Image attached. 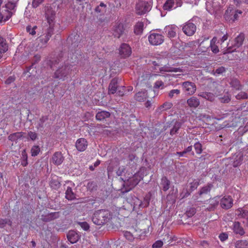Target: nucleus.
I'll return each mask as SVG.
<instances>
[{"mask_svg":"<svg viewBox=\"0 0 248 248\" xmlns=\"http://www.w3.org/2000/svg\"><path fill=\"white\" fill-rule=\"evenodd\" d=\"M45 17L49 27L47 33L40 37L39 41L42 44V46L47 43L52 34L53 27L55 23V12L51 8H47Z\"/></svg>","mask_w":248,"mask_h":248,"instance_id":"1","label":"nucleus"},{"mask_svg":"<svg viewBox=\"0 0 248 248\" xmlns=\"http://www.w3.org/2000/svg\"><path fill=\"white\" fill-rule=\"evenodd\" d=\"M112 218V215L107 210L96 211L92 217L93 223L97 225H102L108 222Z\"/></svg>","mask_w":248,"mask_h":248,"instance_id":"2","label":"nucleus"},{"mask_svg":"<svg viewBox=\"0 0 248 248\" xmlns=\"http://www.w3.org/2000/svg\"><path fill=\"white\" fill-rule=\"evenodd\" d=\"M2 1L0 0V23L5 22L12 16L16 4L13 2H8L4 6L1 7Z\"/></svg>","mask_w":248,"mask_h":248,"instance_id":"3","label":"nucleus"},{"mask_svg":"<svg viewBox=\"0 0 248 248\" xmlns=\"http://www.w3.org/2000/svg\"><path fill=\"white\" fill-rule=\"evenodd\" d=\"M151 4L146 0H139L136 5V13L139 15H142L149 12L151 9Z\"/></svg>","mask_w":248,"mask_h":248,"instance_id":"4","label":"nucleus"},{"mask_svg":"<svg viewBox=\"0 0 248 248\" xmlns=\"http://www.w3.org/2000/svg\"><path fill=\"white\" fill-rule=\"evenodd\" d=\"M71 71L70 65H64L59 68L55 72V78L64 80L68 78V76Z\"/></svg>","mask_w":248,"mask_h":248,"instance_id":"5","label":"nucleus"},{"mask_svg":"<svg viewBox=\"0 0 248 248\" xmlns=\"http://www.w3.org/2000/svg\"><path fill=\"white\" fill-rule=\"evenodd\" d=\"M238 14H241V11H236L232 6H229L225 11L224 18L230 23H232L237 20Z\"/></svg>","mask_w":248,"mask_h":248,"instance_id":"6","label":"nucleus"},{"mask_svg":"<svg viewBox=\"0 0 248 248\" xmlns=\"http://www.w3.org/2000/svg\"><path fill=\"white\" fill-rule=\"evenodd\" d=\"M206 8L211 14H216L221 7L217 0H208L206 3Z\"/></svg>","mask_w":248,"mask_h":248,"instance_id":"7","label":"nucleus"},{"mask_svg":"<svg viewBox=\"0 0 248 248\" xmlns=\"http://www.w3.org/2000/svg\"><path fill=\"white\" fill-rule=\"evenodd\" d=\"M148 40L151 45L157 46L164 42V36L160 33L153 32L149 35Z\"/></svg>","mask_w":248,"mask_h":248,"instance_id":"8","label":"nucleus"},{"mask_svg":"<svg viewBox=\"0 0 248 248\" xmlns=\"http://www.w3.org/2000/svg\"><path fill=\"white\" fill-rule=\"evenodd\" d=\"M183 91L188 95L193 94L196 91L195 83L190 81H185L182 84Z\"/></svg>","mask_w":248,"mask_h":248,"instance_id":"9","label":"nucleus"},{"mask_svg":"<svg viewBox=\"0 0 248 248\" xmlns=\"http://www.w3.org/2000/svg\"><path fill=\"white\" fill-rule=\"evenodd\" d=\"M182 30L184 33L186 35L191 36L195 32L196 26L189 20L184 25Z\"/></svg>","mask_w":248,"mask_h":248,"instance_id":"10","label":"nucleus"},{"mask_svg":"<svg viewBox=\"0 0 248 248\" xmlns=\"http://www.w3.org/2000/svg\"><path fill=\"white\" fill-rule=\"evenodd\" d=\"M130 46L127 44H122L119 48V54L122 58H127L131 54Z\"/></svg>","mask_w":248,"mask_h":248,"instance_id":"11","label":"nucleus"},{"mask_svg":"<svg viewBox=\"0 0 248 248\" xmlns=\"http://www.w3.org/2000/svg\"><path fill=\"white\" fill-rule=\"evenodd\" d=\"M124 27L121 23H116L112 29V33L115 37L120 38L124 32Z\"/></svg>","mask_w":248,"mask_h":248,"instance_id":"12","label":"nucleus"},{"mask_svg":"<svg viewBox=\"0 0 248 248\" xmlns=\"http://www.w3.org/2000/svg\"><path fill=\"white\" fill-rule=\"evenodd\" d=\"M178 30V27L175 25L167 26L164 29L166 34L170 38H174L176 36Z\"/></svg>","mask_w":248,"mask_h":248,"instance_id":"13","label":"nucleus"},{"mask_svg":"<svg viewBox=\"0 0 248 248\" xmlns=\"http://www.w3.org/2000/svg\"><path fill=\"white\" fill-rule=\"evenodd\" d=\"M26 139L28 140L26 133L24 132H16L10 134L8 137V139L13 141L17 142L18 140H23Z\"/></svg>","mask_w":248,"mask_h":248,"instance_id":"14","label":"nucleus"},{"mask_svg":"<svg viewBox=\"0 0 248 248\" xmlns=\"http://www.w3.org/2000/svg\"><path fill=\"white\" fill-rule=\"evenodd\" d=\"M221 207L223 209L230 208L233 204V201L231 197L225 196L220 200Z\"/></svg>","mask_w":248,"mask_h":248,"instance_id":"15","label":"nucleus"},{"mask_svg":"<svg viewBox=\"0 0 248 248\" xmlns=\"http://www.w3.org/2000/svg\"><path fill=\"white\" fill-rule=\"evenodd\" d=\"M51 160L53 164L58 166L63 162L64 157L61 152H57L53 154Z\"/></svg>","mask_w":248,"mask_h":248,"instance_id":"16","label":"nucleus"},{"mask_svg":"<svg viewBox=\"0 0 248 248\" xmlns=\"http://www.w3.org/2000/svg\"><path fill=\"white\" fill-rule=\"evenodd\" d=\"M231 228L233 232L236 234L243 235L245 233L243 227L239 222L235 221L233 222Z\"/></svg>","mask_w":248,"mask_h":248,"instance_id":"17","label":"nucleus"},{"mask_svg":"<svg viewBox=\"0 0 248 248\" xmlns=\"http://www.w3.org/2000/svg\"><path fill=\"white\" fill-rule=\"evenodd\" d=\"M88 146L87 141L84 138L78 139L76 143V147L77 150L80 152L84 151L86 150Z\"/></svg>","mask_w":248,"mask_h":248,"instance_id":"18","label":"nucleus"},{"mask_svg":"<svg viewBox=\"0 0 248 248\" xmlns=\"http://www.w3.org/2000/svg\"><path fill=\"white\" fill-rule=\"evenodd\" d=\"M142 179V177L140 175V173L135 174L133 176L127 180L129 185L134 187L136 186L140 181Z\"/></svg>","mask_w":248,"mask_h":248,"instance_id":"19","label":"nucleus"},{"mask_svg":"<svg viewBox=\"0 0 248 248\" xmlns=\"http://www.w3.org/2000/svg\"><path fill=\"white\" fill-rule=\"evenodd\" d=\"M236 214L241 218H246L248 216V204L243 208H239L236 210Z\"/></svg>","mask_w":248,"mask_h":248,"instance_id":"20","label":"nucleus"},{"mask_svg":"<svg viewBox=\"0 0 248 248\" xmlns=\"http://www.w3.org/2000/svg\"><path fill=\"white\" fill-rule=\"evenodd\" d=\"M118 88V79L113 78L111 80L108 86L109 94H114L116 92Z\"/></svg>","mask_w":248,"mask_h":248,"instance_id":"21","label":"nucleus"},{"mask_svg":"<svg viewBox=\"0 0 248 248\" xmlns=\"http://www.w3.org/2000/svg\"><path fill=\"white\" fill-rule=\"evenodd\" d=\"M182 70L179 68H175L170 66L169 64L165 65L160 68V72L161 73L164 72H181Z\"/></svg>","mask_w":248,"mask_h":248,"instance_id":"22","label":"nucleus"},{"mask_svg":"<svg viewBox=\"0 0 248 248\" xmlns=\"http://www.w3.org/2000/svg\"><path fill=\"white\" fill-rule=\"evenodd\" d=\"M148 233V230H147V229H138L136 230L134 236L136 238L139 239H143L145 238Z\"/></svg>","mask_w":248,"mask_h":248,"instance_id":"23","label":"nucleus"},{"mask_svg":"<svg viewBox=\"0 0 248 248\" xmlns=\"http://www.w3.org/2000/svg\"><path fill=\"white\" fill-rule=\"evenodd\" d=\"M200 100L196 97L192 96L187 100V104L190 108H196L200 105Z\"/></svg>","mask_w":248,"mask_h":248,"instance_id":"24","label":"nucleus"},{"mask_svg":"<svg viewBox=\"0 0 248 248\" xmlns=\"http://www.w3.org/2000/svg\"><path fill=\"white\" fill-rule=\"evenodd\" d=\"M148 96L146 91L139 92L135 94V99L140 102L144 101Z\"/></svg>","mask_w":248,"mask_h":248,"instance_id":"25","label":"nucleus"},{"mask_svg":"<svg viewBox=\"0 0 248 248\" xmlns=\"http://www.w3.org/2000/svg\"><path fill=\"white\" fill-rule=\"evenodd\" d=\"M144 27L143 22L139 21L136 23L134 26V32L137 35H140L142 33Z\"/></svg>","mask_w":248,"mask_h":248,"instance_id":"26","label":"nucleus"},{"mask_svg":"<svg viewBox=\"0 0 248 248\" xmlns=\"http://www.w3.org/2000/svg\"><path fill=\"white\" fill-rule=\"evenodd\" d=\"M7 50L8 45L6 40L0 36V58L1 57V54L6 52Z\"/></svg>","mask_w":248,"mask_h":248,"instance_id":"27","label":"nucleus"},{"mask_svg":"<svg viewBox=\"0 0 248 248\" xmlns=\"http://www.w3.org/2000/svg\"><path fill=\"white\" fill-rule=\"evenodd\" d=\"M67 238L71 243L74 244L78 240V234L74 231H70L67 234Z\"/></svg>","mask_w":248,"mask_h":248,"instance_id":"28","label":"nucleus"},{"mask_svg":"<svg viewBox=\"0 0 248 248\" xmlns=\"http://www.w3.org/2000/svg\"><path fill=\"white\" fill-rule=\"evenodd\" d=\"M110 116V113L107 111H101L96 115V118L97 120L102 121Z\"/></svg>","mask_w":248,"mask_h":248,"instance_id":"29","label":"nucleus"},{"mask_svg":"<svg viewBox=\"0 0 248 248\" xmlns=\"http://www.w3.org/2000/svg\"><path fill=\"white\" fill-rule=\"evenodd\" d=\"M235 248H248V241L246 240H237L234 243Z\"/></svg>","mask_w":248,"mask_h":248,"instance_id":"30","label":"nucleus"},{"mask_svg":"<svg viewBox=\"0 0 248 248\" xmlns=\"http://www.w3.org/2000/svg\"><path fill=\"white\" fill-rule=\"evenodd\" d=\"M244 34L243 33L238 35L234 40V46L238 47L242 45L244 40Z\"/></svg>","mask_w":248,"mask_h":248,"instance_id":"31","label":"nucleus"},{"mask_svg":"<svg viewBox=\"0 0 248 248\" xmlns=\"http://www.w3.org/2000/svg\"><path fill=\"white\" fill-rule=\"evenodd\" d=\"M219 201V198L217 197L210 199L209 202L210 206L207 208V209L209 211L214 210V208L218 205Z\"/></svg>","mask_w":248,"mask_h":248,"instance_id":"32","label":"nucleus"},{"mask_svg":"<svg viewBox=\"0 0 248 248\" xmlns=\"http://www.w3.org/2000/svg\"><path fill=\"white\" fill-rule=\"evenodd\" d=\"M198 95L211 101L214 100L215 97L213 93L208 92L201 93Z\"/></svg>","mask_w":248,"mask_h":248,"instance_id":"33","label":"nucleus"},{"mask_svg":"<svg viewBox=\"0 0 248 248\" xmlns=\"http://www.w3.org/2000/svg\"><path fill=\"white\" fill-rule=\"evenodd\" d=\"M65 198L68 200H73L76 198L75 194L70 187H67L66 190Z\"/></svg>","mask_w":248,"mask_h":248,"instance_id":"34","label":"nucleus"},{"mask_svg":"<svg viewBox=\"0 0 248 248\" xmlns=\"http://www.w3.org/2000/svg\"><path fill=\"white\" fill-rule=\"evenodd\" d=\"M217 41V38L216 37H214L210 42V46L211 47L212 51L214 53H217L219 51L218 46L216 45Z\"/></svg>","mask_w":248,"mask_h":248,"instance_id":"35","label":"nucleus"},{"mask_svg":"<svg viewBox=\"0 0 248 248\" xmlns=\"http://www.w3.org/2000/svg\"><path fill=\"white\" fill-rule=\"evenodd\" d=\"M174 6V1L173 0H167L163 5V9L165 10L170 11L171 10Z\"/></svg>","mask_w":248,"mask_h":248,"instance_id":"36","label":"nucleus"},{"mask_svg":"<svg viewBox=\"0 0 248 248\" xmlns=\"http://www.w3.org/2000/svg\"><path fill=\"white\" fill-rule=\"evenodd\" d=\"M28 164V155L26 150H23L21 153V165L25 167Z\"/></svg>","mask_w":248,"mask_h":248,"instance_id":"37","label":"nucleus"},{"mask_svg":"<svg viewBox=\"0 0 248 248\" xmlns=\"http://www.w3.org/2000/svg\"><path fill=\"white\" fill-rule=\"evenodd\" d=\"M212 187V185L211 184L207 185L205 186H203L201 188L199 191V194L202 195L204 194H207L211 190Z\"/></svg>","mask_w":248,"mask_h":248,"instance_id":"38","label":"nucleus"},{"mask_svg":"<svg viewBox=\"0 0 248 248\" xmlns=\"http://www.w3.org/2000/svg\"><path fill=\"white\" fill-rule=\"evenodd\" d=\"M230 84L232 87L236 90L241 89L242 86L240 84V82L237 79H232Z\"/></svg>","mask_w":248,"mask_h":248,"instance_id":"39","label":"nucleus"},{"mask_svg":"<svg viewBox=\"0 0 248 248\" xmlns=\"http://www.w3.org/2000/svg\"><path fill=\"white\" fill-rule=\"evenodd\" d=\"M161 185L164 191H167L170 187V182L166 177H163L161 180Z\"/></svg>","mask_w":248,"mask_h":248,"instance_id":"40","label":"nucleus"},{"mask_svg":"<svg viewBox=\"0 0 248 248\" xmlns=\"http://www.w3.org/2000/svg\"><path fill=\"white\" fill-rule=\"evenodd\" d=\"M173 104L170 102H166L160 106L159 109L161 111L167 110L172 108Z\"/></svg>","mask_w":248,"mask_h":248,"instance_id":"41","label":"nucleus"},{"mask_svg":"<svg viewBox=\"0 0 248 248\" xmlns=\"http://www.w3.org/2000/svg\"><path fill=\"white\" fill-rule=\"evenodd\" d=\"M6 225L11 226L12 221L9 219H1L0 218V228H3Z\"/></svg>","mask_w":248,"mask_h":248,"instance_id":"42","label":"nucleus"},{"mask_svg":"<svg viewBox=\"0 0 248 248\" xmlns=\"http://www.w3.org/2000/svg\"><path fill=\"white\" fill-rule=\"evenodd\" d=\"M40 151L38 146H33L31 149V154L32 156H35L39 154Z\"/></svg>","mask_w":248,"mask_h":248,"instance_id":"43","label":"nucleus"},{"mask_svg":"<svg viewBox=\"0 0 248 248\" xmlns=\"http://www.w3.org/2000/svg\"><path fill=\"white\" fill-rule=\"evenodd\" d=\"M181 124L180 123H176L173 127L171 129L170 133L171 135H173L177 132L178 130L180 127Z\"/></svg>","mask_w":248,"mask_h":248,"instance_id":"44","label":"nucleus"},{"mask_svg":"<svg viewBox=\"0 0 248 248\" xmlns=\"http://www.w3.org/2000/svg\"><path fill=\"white\" fill-rule=\"evenodd\" d=\"M194 148L197 154H200L202 152V146L200 143L197 142L194 144Z\"/></svg>","mask_w":248,"mask_h":248,"instance_id":"45","label":"nucleus"},{"mask_svg":"<svg viewBox=\"0 0 248 248\" xmlns=\"http://www.w3.org/2000/svg\"><path fill=\"white\" fill-rule=\"evenodd\" d=\"M124 236L126 239L129 241H133L135 238L134 235H133L130 232L127 231L124 232Z\"/></svg>","mask_w":248,"mask_h":248,"instance_id":"46","label":"nucleus"},{"mask_svg":"<svg viewBox=\"0 0 248 248\" xmlns=\"http://www.w3.org/2000/svg\"><path fill=\"white\" fill-rule=\"evenodd\" d=\"M199 183L197 180H194L192 182L190 183V188L191 191H193L196 189L199 186Z\"/></svg>","mask_w":248,"mask_h":248,"instance_id":"47","label":"nucleus"},{"mask_svg":"<svg viewBox=\"0 0 248 248\" xmlns=\"http://www.w3.org/2000/svg\"><path fill=\"white\" fill-rule=\"evenodd\" d=\"M180 93V91L178 89H174L171 90L169 93V96L172 98L175 94L178 95Z\"/></svg>","mask_w":248,"mask_h":248,"instance_id":"48","label":"nucleus"},{"mask_svg":"<svg viewBox=\"0 0 248 248\" xmlns=\"http://www.w3.org/2000/svg\"><path fill=\"white\" fill-rule=\"evenodd\" d=\"M50 186L54 189H57L60 186V183L58 181L53 180L50 182Z\"/></svg>","mask_w":248,"mask_h":248,"instance_id":"49","label":"nucleus"},{"mask_svg":"<svg viewBox=\"0 0 248 248\" xmlns=\"http://www.w3.org/2000/svg\"><path fill=\"white\" fill-rule=\"evenodd\" d=\"M248 97V95L245 92H240L236 95V98L237 99H246Z\"/></svg>","mask_w":248,"mask_h":248,"instance_id":"50","label":"nucleus"},{"mask_svg":"<svg viewBox=\"0 0 248 248\" xmlns=\"http://www.w3.org/2000/svg\"><path fill=\"white\" fill-rule=\"evenodd\" d=\"M28 135L30 139L32 140H35L37 138V135L36 133L31 131L28 132Z\"/></svg>","mask_w":248,"mask_h":248,"instance_id":"51","label":"nucleus"},{"mask_svg":"<svg viewBox=\"0 0 248 248\" xmlns=\"http://www.w3.org/2000/svg\"><path fill=\"white\" fill-rule=\"evenodd\" d=\"M78 224L80 227L85 231H88L89 229L90 226L86 222H79Z\"/></svg>","mask_w":248,"mask_h":248,"instance_id":"52","label":"nucleus"},{"mask_svg":"<svg viewBox=\"0 0 248 248\" xmlns=\"http://www.w3.org/2000/svg\"><path fill=\"white\" fill-rule=\"evenodd\" d=\"M163 243L161 240H157L155 241L153 245V248H160L162 247Z\"/></svg>","mask_w":248,"mask_h":248,"instance_id":"53","label":"nucleus"},{"mask_svg":"<svg viewBox=\"0 0 248 248\" xmlns=\"http://www.w3.org/2000/svg\"><path fill=\"white\" fill-rule=\"evenodd\" d=\"M36 28V26H34L33 28H31V26H28L26 28V30L28 32H29L30 34L33 35L36 33L35 31Z\"/></svg>","mask_w":248,"mask_h":248,"instance_id":"54","label":"nucleus"},{"mask_svg":"<svg viewBox=\"0 0 248 248\" xmlns=\"http://www.w3.org/2000/svg\"><path fill=\"white\" fill-rule=\"evenodd\" d=\"M196 213V210L194 208L189 209V210L186 212V215L188 217H192Z\"/></svg>","mask_w":248,"mask_h":248,"instance_id":"55","label":"nucleus"},{"mask_svg":"<svg viewBox=\"0 0 248 248\" xmlns=\"http://www.w3.org/2000/svg\"><path fill=\"white\" fill-rule=\"evenodd\" d=\"M219 99L222 103H228L230 101L231 98L229 94H227L226 95H225L223 97L219 98Z\"/></svg>","mask_w":248,"mask_h":248,"instance_id":"56","label":"nucleus"},{"mask_svg":"<svg viewBox=\"0 0 248 248\" xmlns=\"http://www.w3.org/2000/svg\"><path fill=\"white\" fill-rule=\"evenodd\" d=\"M190 195V192H188L186 189H184L183 191L180 194V197L181 199L185 198L188 197Z\"/></svg>","mask_w":248,"mask_h":248,"instance_id":"57","label":"nucleus"},{"mask_svg":"<svg viewBox=\"0 0 248 248\" xmlns=\"http://www.w3.org/2000/svg\"><path fill=\"white\" fill-rule=\"evenodd\" d=\"M164 87V83L161 80L156 81L154 85V88H161L162 89Z\"/></svg>","mask_w":248,"mask_h":248,"instance_id":"58","label":"nucleus"},{"mask_svg":"<svg viewBox=\"0 0 248 248\" xmlns=\"http://www.w3.org/2000/svg\"><path fill=\"white\" fill-rule=\"evenodd\" d=\"M44 0H33L32 1V6L33 7H37L40 4H41Z\"/></svg>","mask_w":248,"mask_h":248,"instance_id":"59","label":"nucleus"},{"mask_svg":"<svg viewBox=\"0 0 248 248\" xmlns=\"http://www.w3.org/2000/svg\"><path fill=\"white\" fill-rule=\"evenodd\" d=\"M219 238L221 241H224L228 239V235L226 233H222L219 235Z\"/></svg>","mask_w":248,"mask_h":248,"instance_id":"60","label":"nucleus"},{"mask_svg":"<svg viewBox=\"0 0 248 248\" xmlns=\"http://www.w3.org/2000/svg\"><path fill=\"white\" fill-rule=\"evenodd\" d=\"M225 71V69L224 68V67H219L218 68V69H217L215 73L214 74H222L223 73V72H224Z\"/></svg>","mask_w":248,"mask_h":248,"instance_id":"61","label":"nucleus"},{"mask_svg":"<svg viewBox=\"0 0 248 248\" xmlns=\"http://www.w3.org/2000/svg\"><path fill=\"white\" fill-rule=\"evenodd\" d=\"M15 79V78L13 76H10L6 80L5 83L7 84H9L14 82Z\"/></svg>","mask_w":248,"mask_h":248,"instance_id":"62","label":"nucleus"},{"mask_svg":"<svg viewBox=\"0 0 248 248\" xmlns=\"http://www.w3.org/2000/svg\"><path fill=\"white\" fill-rule=\"evenodd\" d=\"M241 161H242V159H241V157H239L238 160H236L234 161L233 164V167H236L238 166H239L241 164Z\"/></svg>","mask_w":248,"mask_h":248,"instance_id":"63","label":"nucleus"},{"mask_svg":"<svg viewBox=\"0 0 248 248\" xmlns=\"http://www.w3.org/2000/svg\"><path fill=\"white\" fill-rule=\"evenodd\" d=\"M124 170V167H120L116 172L117 175H118V176L122 175Z\"/></svg>","mask_w":248,"mask_h":248,"instance_id":"64","label":"nucleus"}]
</instances>
